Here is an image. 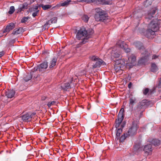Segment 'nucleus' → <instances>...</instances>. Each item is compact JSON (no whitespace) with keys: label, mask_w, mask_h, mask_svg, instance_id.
Wrapping results in <instances>:
<instances>
[{"label":"nucleus","mask_w":161,"mask_h":161,"mask_svg":"<svg viewBox=\"0 0 161 161\" xmlns=\"http://www.w3.org/2000/svg\"><path fill=\"white\" fill-rule=\"evenodd\" d=\"M94 32L93 30L92 29L87 31L86 28L82 27L77 32L76 38L78 40L81 39L82 41L80 43L82 44H84L88 42V39L91 37Z\"/></svg>","instance_id":"1"},{"label":"nucleus","mask_w":161,"mask_h":161,"mask_svg":"<svg viewBox=\"0 0 161 161\" xmlns=\"http://www.w3.org/2000/svg\"><path fill=\"white\" fill-rule=\"evenodd\" d=\"M95 11L94 18L96 21L104 22L109 21L110 19H108V14L106 11L100 8H96Z\"/></svg>","instance_id":"2"},{"label":"nucleus","mask_w":161,"mask_h":161,"mask_svg":"<svg viewBox=\"0 0 161 161\" xmlns=\"http://www.w3.org/2000/svg\"><path fill=\"white\" fill-rule=\"evenodd\" d=\"M135 46L141 51H144L143 53H142V57L140 59L139 61V63H144L146 62L148 59L149 54L147 51L145 50L143 44L140 42H136L134 43Z\"/></svg>","instance_id":"3"},{"label":"nucleus","mask_w":161,"mask_h":161,"mask_svg":"<svg viewBox=\"0 0 161 161\" xmlns=\"http://www.w3.org/2000/svg\"><path fill=\"white\" fill-rule=\"evenodd\" d=\"M90 58L92 61L96 62L92 66L93 68L99 67L101 65H105L106 64L105 63L97 56H92Z\"/></svg>","instance_id":"4"},{"label":"nucleus","mask_w":161,"mask_h":161,"mask_svg":"<svg viewBox=\"0 0 161 161\" xmlns=\"http://www.w3.org/2000/svg\"><path fill=\"white\" fill-rule=\"evenodd\" d=\"M138 128L136 121H133L132 123L131 127L127 131V134L129 136H132L136 135L137 133V130Z\"/></svg>","instance_id":"5"},{"label":"nucleus","mask_w":161,"mask_h":161,"mask_svg":"<svg viewBox=\"0 0 161 161\" xmlns=\"http://www.w3.org/2000/svg\"><path fill=\"white\" fill-rule=\"evenodd\" d=\"M124 109L123 108H121L118 114V119L115 121V127L117 128L119 127L123 121L124 116Z\"/></svg>","instance_id":"6"},{"label":"nucleus","mask_w":161,"mask_h":161,"mask_svg":"<svg viewBox=\"0 0 161 161\" xmlns=\"http://www.w3.org/2000/svg\"><path fill=\"white\" fill-rule=\"evenodd\" d=\"M47 63L46 61L38 65L36 68H34L33 72H36L37 70L39 71L43 72L47 67Z\"/></svg>","instance_id":"7"},{"label":"nucleus","mask_w":161,"mask_h":161,"mask_svg":"<svg viewBox=\"0 0 161 161\" xmlns=\"http://www.w3.org/2000/svg\"><path fill=\"white\" fill-rule=\"evenodd\" d=\"M36 115L35 113L28 112L20 116L24 121L28 122L31 120L32 118Z\"/></svg>","instance_id":"8"},{"label":"nucleus","mask_w":161,"mask_h":161,"mask_svg":"<svg viewBox=\"0 0 161 161\" xmlns=\"http://www.w3.org/2000/svg\"><path fill=\"white\" fill-rule=\"evenodd\" d=\"M148 27L150 29H151L152 31H153L155 33V32L157 31L158 30L159 25L157 21L153 20L150 22Z\"/></svg>","instance_id":"9"},{"label":"nucleus","mask_w":161,"mask_h":161,"mask_svg":"<svg viewBox=\"0 0 161 161\" xmlns=\"http://www.w3.org/2000/svg\"><path fill=\"white\" fill-rule=\"evenodd\" d=\"M128 60L127 63L130 67H132L136 64V57L133 54H130L129 53L128 57Z\"/></svg>","instance_id":"10"},{"label":"nucleus","mask_w":161,"mask_h":161,"mask_svg":"<svg viewBox=\"0 0 161 161\" xmlns=\"http://www.w3.org/2000/svg\"><path fill=\"white\" fill-rule=\"evenodd\" d=\"M15 27V25L13 23H11L8 25L6 28L1 31L3 34L6 33V34Z\"/></svg>","instance_id":"11"},{"label":"nucleus","mask_w":161,"mask_h":161,"mask_svg":"<svg viewBox=\"0 0 161 161\" xmlns=\"http://www.w3.org/2000/svg\"><path fill=\"white\" fill-rule=\"evenodd\" d=\"M150 104V102L146 99L143 100L139 103L138 107L140 109L144 108Z\"/></svg>","instance_id":"12"},{"label":"nucleus","mask_w":161,"mask_h":161,"mask_svg":"<svg viewBox=\"0 0 161 161\" xmlns=\"http://www.w3.org/2000/svg\"><path fill=\"white\" fill-rule=\"evenodd\" d=\"M142 14L141 10H135L131 15V17H133L135 19H140L142 17Z\"/></svg>","instance_id":"13"},{"label":"nucleus","mask_w":161,"mask_h":161,"mask_svg":"<svg viewBox=\"0 0 161 161\" xmlns=\"http://www.w3.org/2000/svg\"><path fill=\"white\" fill-rule=\"evenodd\" d=\"M144 151L147 155L150 154L152 151V146L151 144H149L145 146L144 148Z\"/></svg>","instance_id":"14"},{"label":"nucleus","mask_w":161,"mask_h":161,"mask_svg":"<svg viewBox=\"0 0 161 161\" xmlns=\"http://www.w3.org/2000/svg\"><path fill=\"white\" fill-rule=\"evenodd\" d=\"M111 55L112 58L113 57L116 58H118L119 59L121 58L120 53L118 51L115 50L114 49L112 50Z\"/></svg>","instance_id":"15"},{"label":"nucleus","mask_w":161,"mask_h":161,"mask_svg":"<svg viewBox=\"0 0 161 161\" xmlns=\"http://www.w3.org/2000/svg\"><path fill=\"white\" fill-rule=\"evenodd\" d=\"M155 34L153 31H152L151 29H150L148 28L145 32V35L147 37L149 38L151 35H153Z\"/></svg>","instance_id":"16"},{"label":"nucleus","mask_w":161,"mask_h":161,"mask_svg":"<svg viewBox=\"0 0 161 161\" xmlns=\"http://www.w3.org/2000/svg\"><path fill=\"white\" fill-rule=\"evenodd\" d=\"M125 122H123L122 123V124L121 125V128L118 129L117 133L116 134V136L117 137L118 139L120 136V134L122 133V128H123L125 126Z\"/></svg>","instance_id":"17"},{"label":"nucleus","mask_w":161,"mask_h":161,"mask_svg":"<svg viewBox=\"0 0 161 161\" xmlns=\"http://www.w3.org/2000/svg\"><path fill=\"white\" fill-rule=\"evenodd\" d=\"M15 92L14 91L9 90L6 92V95L8 98H12L15 95Z\"/></svg>","instance_id":"18"},{"label":"nucleus","mask_w":161,"mask_h":161,"mask_svg":"<svg viewBox=\"0 0 161 161\" xmlns=\"http://www.w3.org/2000/svg\"><path fill=\"white\" fill-rule=\"evenodd\" d=\"M57 58L56 57H54L52 59L50 62V65L49 66V68L50 69H53L54 66H55L56 64Z\"/></svg>","instance_id":"19"},{"label":"nucleus","mask_w":161,"mask_h":161,"mask_svg":"<svg viewBox=\"0 0 161 161\" xmlns=\"http://www.w3.org/2000/svg\"><path fill=\"white\" fill-rule=\"evenodd\" d=\"M150 142L151 144H153L155 146H158L160 145V141L156 139H153L152 141Z\"/></svg>","instance_id":"20"},{"label":"nucleus","mask_w":161,"mask_h":161,"mask_svg":"<svg viewBox=\"0 0 161 161\" xmlns=\"http://www.w3.org/2000/svg\"><path fill=\"white\" fill-rule=\"evenodd\" d=\"M61 87L63 90H67V89L71 88L70 84L69 83H64L61 86Z\"/></svg>","instance_id":"21"},{"label":"nucleus","mask_w":161,"mask_h":161,"mask_svg":"<svg viewBox=\"0 0 161 161\" xmlns=\"http://www.w3.org/2000/svg\"><path fill=\"white\" fill-rule=\"evenodd\" d=\"M158 70V68L155 63H152L151 65V70L154 73L156 72Z\"/></svg>","instance_id":"22"},{"label":"nucleus","mask_w":161,"mask_h":161,"mask_svg":"<svg viewBox=\"0 0 161 161\" xmlns=\"http://www.w3.org/2000/svg\"><path fill=\"white\" fill-rule=\"evenodd\" d=\"M22 29L20 28L15 29L12 32V34L13 35L19 34L22 32Z\"/></svg>","instance_id":"23"},{"label":"nucleus","mask_w":161,"mask_h":161,"mask_svg":"<svg viewBox=\"0 0 161 161\" xmlns=\"http://www.w3.org/2000/svg\"><path fill=\"white\" fill-rule=\"evenodd\" d=\"M71 2V1L70 0H66L60 3V6L63 7H67L70 4V3Z\"/></svg>","instance_id":"24"},{"label":"nucleus","mask_w":161,"mask_h":161,"mask_svg":"<svg viewBox=\"0 0 161 161\" xmlns=\"http://www.w3.org/2000/svg\"><path fill=\"white\" fill-rule=\"evenodd\" d=\"M116 44L117 46L122 49H123L125 47V45H126L124 43V42L120 40L117 42Z\"/></svg>","instance_id":"25"},{"label":"nucleus","mask_w":161,"mask_h":161,"mask_svg":"<svg viewBox=\"0 0 161 161\" xmlns=\"http://www.w3.org/2000/svg\"><path fill=\"white\" fill-rule=\"evenodd\" d=\"M96 3L98 4H108V2L105 0H96Z\"/></svg>","instance_id":"26"},{"label":"nucleus","mask_w":161,"mask_h":161,"mask_svg":"<svg viewBox=\"0 0 161 161\" xmlns=\"http://www.w3.org/2000/svg\"><path fill=\"white\" fill-rule=\"evenodd\" d=\"M57 21V17H53L52 18L51 20L48 21V23H49V25H51L53 23H56Z\"/></svg>","instance_id":"27"},{"label":"nucleus","mask_w":161,"mask_h":161,"mask_svg":"<svg viewBox=\"0 0 161 161\" xmlns=\"http://www.w3.org/2000/svg\"><path fill=\"white\" fill-rule=\"evenodd\" d=\"M32 77V74H28L26 75L23 78L24 80L27 82L30 80Z\"/></svg>","instance_id":"28"},{"label":"nucleus","mask_w":161,"mask_h":161,"mask_svg":"<svg viewBox=\"0 0 161 161\" xmlns=\"http://www.w3.org/2000/svg\"><path fill=\"white\" fill-rule=\"evenodd\" d=\"M129 136L126 133H124V134L121 136L119 138V140L123 142L126 138Z\"/></svg>","instance_id":"29"},{"label":"nucleus","mask_w":161,"mask_h":161,"mask_svg":"<svg viewBox=\"0 0 161 161\" xmlns=\"http://www.w3.org/2000/svg\"><path fill=\"white\" fill-rule=\"evenodd\" d=\"M136 101V99L135 98L133 97L130 98L129 104L130 105H131L132 107H133Z\"/></svg>","instance_id":"30"},{"label":"nucleus","mask_w":161,"mask_h":161,"mask_svg":"<svg viewBox=\"0 0 161 161\" xmlns=\"http://www.w3.org/2000/svg\"><path fill=\"white\" fill-rule=\"evenodd\" d=\"M40 6L44 10H47L51 7V5L49 4L46 5L41 4Z\"/></svg>","instance_id":"31"},{"label":"nucleus","mask_w":161,"mask_h":161,"mask_svg":"<svg viewBox=\"0 0 161 161\" xmlns=\"http://www.w3.org/2000/svg\"><path fill=\"white\" fill-rule=\"evenodd\" d=\"M115 61V64L116 65H119L121 64V65L125 64L124 62L121 59H116Z\"/></svg>","instance_id":"32"},{"label":"nucleus","mask_w":161,"mask_h":161,"mask_svg":"<svg viewBox=\"0 0 161 161\" xmlns=\"http://www.w3.org/2000/svg\"><path fill=\"white\" fill-rule=\"evenodd\" d=\"M49 24L48 23V21L47 22L42 26V31H44L46 29H48L49 27Z\"/></svg>","instance_id":"33"},{"label":"nucleus","mask_w":161,"mask_h":161,"mask_svg":"<svg viewBox=\"0 0 161 161\" xmlns=\"http://www.w3.org/2000/svg\"><path fill=\"white\" fill-rule=\"evenodd\" d=\"M82 19L85 22H87L89 19V17L87 15H84L82 16Z\"/></svg>","instance_id":"34"},{"label":"nucleus","mask_w":161,"mask_h":161,"mask_svg":"<svg viewBox=\"0 0 161 161\" xmlns=\"http://www.w3.org/2000/svg\"><path fill=\"white\" fill-rule=\"evenodd\" d=\"M150 0H147L146 1L144 2V6L147 7L149 5H150L152 4V2H150Z\"/></svg>","instance_id":"35"},{"label":"nucleus","mask_w":161,"mask_h":161,"mask_svg":"<svg viewBox=\"0 0 161 161\" xmlns=\"http://www.w3.org/2000/svg\"><path fill=\"white\" fill-rule=\"evenodd\" d=\"M15 10L14 7L13 6L10 7L8 13L9 14H12Z\"/></svg>","instance_id":"36"},{"label":"nucleus","mask_w":161,"mask_h":161,"mask_svg":"<svg viewBox=\"0 0 161 161\" xmlns=\"http://www.w3.org/2000/svg\"><path fill=\"white\" fill-rule=\"evenodd\" d=\"M28 4L27 3H24L22 5V8H21V11H23V9H26L27 8Z\"/></svg>","instance_id":"37"},{"label":"nucleus","mask_w":161,"mask_h":161,"mask_svg":"<svg viewBox=\"0 0 161 161\" xmlns=\"http://www.w3.org/2000/svg\"><path fill=\"white\" fill-rule=\"evenodd\" d=\"M123 49L126 53L130 52V49L128 47V46L127 45H125V47Z\"/></svg>","instance_id":"38"},{"label":"nucleus","mask_w":161,"mask_h":161,"mask_svg":"<svg viewBox=\"0 0 161 161\" xmlns=\"http://www.w3.org/2000/svg\"><path fill=\"white\" fill-rule=\"evenodd\" d=\"M29 18L28 16L24 17L21 20V22L22 23H25Z\"/></svg>","instance_id":"39"},{"label":"nucleus","mask_w":161,"mask_h":161,"mask_svg":"<svg viewBox=\"0 0 161 161\" xmlns=\"http://www.w3.org/2000/svg\"><path fill=\"white\" fill-rule=\"evenodd\" d=\"M56 102L55 101H53L51 102H49L47 104V105L48 106V107L50 108L51 107L55 104V103Z\"/></svg>","instance_id":"40"},{"label":"nucleus","mask_w":161,"mask_h":161,"mask_svg":"<svg viewBox=\"0 0 161 161\" xmlns=\"http://www.w3.org/2000/svg\"><path fill=\"white\" fill-rule=\"evenodd\" d=\"M149 92V89L148 88H146L143 90V94L144 95H146Z\"/></svg>","instance_id":"41"},{"label":"nucleus","mask_w":161,"mask_h":161,"mask_svg":"<svg viewBox=\"0 0 161 161\" xmlns=\"http://www.w3.org/2000/svg\"><path fill=\"white\" fill-rule=\"evenodd\" d=\"M151 12H150L148 14L151 15L152 17H153V15L156 13V10L154 9H152L151 11Z\"/></svg>","instance_id":"42"},{"label":"nucleus","mask_w":161,"mask_h":161,"mask_svg":"<svg viewBox=\"0 0 161 161\" xmlns=\"http://www.w3.org/2000/svg\"><path fill=\"white\" fill-rule=\"evenodd\" d=\"M39 11V10H37L35 11V12H33L32 14V15L33 17H35L37 15V14Z\"/></svg>","instance_id":"43"},{"label":"nucleus","mask_w":161,"mask_h":161,"mask_svg":"<svg viewBox=\"0 0 161 161\" xmlns=\"http://www.w3.org/2000/svg\"><path fill=\"white\" fill-rule=\"evenodd\" d=\"M15 41H16L15 39H14L12 40L9 41V43L11 45H12L15 42Z\"/></svg>","instance_id":"44"},{"label":"nucleus","mask_w":161,"mask_h":161,"mask_svg":"<svg viewBox=\"0 0 161 161\" xmlns=\"http://www.w3.org/2000/svg\"><path fill=\"white\" fill-rule=\"evenodd\" d=\"M38 7L37 6H36L34 8H32L31 9V11H36L38 10Z\"/></svg>","instance_id":"45"},{"label":"nucleus","mask_w":161,"mask_h":161,"mask_svg":"<svg viewBox=\"0 0 161 161\" xmlns=\"http://www.w3.org/2000/svg\"><path fill=\"white\" fill-rule=\"evenodd\" d=\"M161 86V78L160 79L159 81V83L158 84V88H160Z\"/></svg>","instance_id":"46"},{"label":"nucleus","mask_w":161,"mask_h":161,"mask_svg":"<svg viewBox=\"0 0 161 161\" xmlns=\"http://www.w3.org/2000/svg\"><path fill=\"white\" fill-rule=\"evenodd\" d=\"M4 54V53L3 51H2L0 52V57L3 56Z\"/></svg>","instance_id":"47"},{"label":"nucleus","mask_w":161,"mask_h":161,"mask_svg":"<svg viewBox=\"0 0 161 161\" xmlns=\"http://www.w3.org/2000/svg\"><path fill=\"white\" fill-rule=\"evenodd\" d=\"M158 58V56L156 55H154L152 57V59H155Z\"/></svg>","instance_id":"48"},{"label":"nucleus","mask_w":161,"mask_h":161,"mask_svg":"<svg viewBox=\"0 0 161 161\" xmlns=\"http://www.w3.org/2000/svg\"><path fill=\"white\" fill-rule=\"evenodd\" d=\"M132 84L131 83V82H130L128 85V88H130L131 86H132Z\"/></svg>","instance_id":"49"},{"label":"nucleus","mask_w":161,"mask_h":161,"mask_svg":"<svg viewBox=\"0 0 161 161\" xmlns=\"http://www.w3.org/2000/svg\"><path fill=\"white\" fill-rule=\"evenodd\" d=\"M46 98V97L45 96H43L42 97L41 99L42 101L45 100Z\"/></svg>","instance_id":"50"},{"label":"nucleus","mask_w":161,"mask_h":161,"mask_svg":"<svg viewBox=\"0 0 161 161\" xmlns=\"http://www.w3.org/2000/svg\"><path fill=\"white\" fill-rule=\"evenodd\" d=\"M91 1L92 2H96V0H91Z\"/></svg>","instance_id":"51"},{"label":"nucleus","mask_w":161,"mask_h":161,"mask_svg":"<svg viewBox=\"0 0 161 161\" xmlns=\"http://www.w3.org/2000/svg\"><path fill=\"white\" fill-rule=\"evenodd\" d=\"M73 80V78H71V80L70 81V83H71L72 82Z\"/></svg>","instance_id":"52"}]
</instances>
